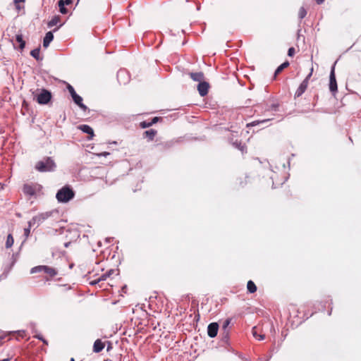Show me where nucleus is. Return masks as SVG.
<instances>
[{
    "label": "nucleus",
    "mask_w": 361,
    "mask_h": 361,
    "mask_svg": "<svg viewBox=\"0 0 361 361\" xmlns=\"http://www.w3.org/2000/svg\"><path fill=\"white\" fill-rule=\"evenodd\" d=\"M54 39V35L51 31L46 33L45 37L43 39V47L47 48L49 46V44Z\"/></svg>",
    "instance_id": "13"
},
{
    "label": "nucleus",
    "mask_w": 361,
    "mask_h": 361,
    "mask_svg": "<svg viewBox=\"0 0 361 361\" xmlns=\"http://www.w3.org/2000/svg\"><path fill=\"white\" fill-rule=\"evenodd\" d=\"M72 99L74 102L83 111H86L87 109V107L82 103V98L77 93L72 96Z\"/></svg>",
    "instance_id": "12"
},
{
    "label": "nucleus",
    "mask_w": 361,
    "mask_h": 361,
    "mask_svg": "<svg viewBox=\"0 0 361 361\" xmlns=\"http://www.w3.org/2000/svg\"><path fill=\"white\" fill-rule=\"evenodd\" d=\"M295 54V49L293 47H290L288 49V55L289 56H293Z\"/></svg>",
    "instance_id": "38"
},
{
    "label": "nucleus",
    "mask_w": 361,
    "mask_h": 361,
    "mask_svg": "<svg viewBox=\"0 0 361 361\" xmlns=\"http://www.w3.org/2000/svg\"><path fill=\"white\" fill-rule=\"evenodd\" d=\"M289 66L288 61H285L282 64H281L275 71L274 78L279 74L284 68H287Z\"/></svg>",
    "instance_id": "24"
},
{
    "label": "nucleus",
    "mask_w": 361,
    "mask_h": 361,
    "mask_svg": "<svg viewBox=\"0 0 361 361\" xmlns=\"http://www.w3.org/2000/svg\"><path fill=\"white\" fill-rule=\"evenodd\" d=\"M157 133V131L156 130L150 129L144 132L143 137L147 139L148 141H152L154 140Z\"/></svg>",
    "instance_id": "14"
},
{
    "label": "nucleus",
    "mask_w": 361,
    "mask_h": 361,
    "mask_svg": "<svg viewBox=\"0 0 361 361\" xmlns=\"http://www.w3.org/2000/svg\"><path fill=\"white\" fill-rule=\"evenodd\" d=\"M30 55L35 58L37 61L42 60V58L40 57V48H36L31 51Z\"/></svg>",
    "instance_id": "19"
},
{
    "label": "nucleus",
    "mask_w": 361,
    "mask_h": 361,
    "mask_svg": "<svg viewBox=\"0 0 361 361\" xmlns=\"http://www.w3.org/2000/svg\"><path fill=\"white\" fill-rule=\"evenodd\" d=\"M60 22V17L59 16H56L52 18L51 20H49L47 23L48 27H52L56 25Z\"/></svg>",
    "instance_id": "22"
},
{
    "label": "nucleus",
    "mask_w": 361,
    "mask_h": 361,
    "mask_svg": "<svg viewBox=\"0 0 361 361\" xmlns=\"http://www.w3.org/2000/svg\"><path fill=\"white\" fill-rule=\"evenodd\" d=\"M73 1H59V11L62 14L68 13L67 6H70Z\"/></svg>",
    "instance_id": "15"
},
{
    "label": "nucleus",
    "mask_w": 361,
    "mask_h": 361,
    "mask_svg": "<svg viewBox=\"0 0 361 361\" xmlns=\"http://www.w3.org/2000/svg\"><path fill=\"white\" fill-rule=\"evenodd\" d=\"M43 271L51 277L55 276L57 274V271L55 269L48 266H44V270H43Z\"/></svg>",
    "instance_id": "21"
},
{
    "label": "nucleus",
    "mask_w": 361,
    "mask_h": 361,
    "mask_svg": "<svg viewBox=\"0 0 361 361\" xmlns=\"http://www.w3.org/2000/svg\"><path fill=\"white\" fill-rule=\"evenodd\" d=\"M331 310L330 311H329L328 314H329V315H331Z\"/></svg>",
    "instance_id": "48"
},
{
    "label": "nucleus",
    "mask_w": 361,
    "mask_h": 361,
    "mask_svg": "<svg viewBox=\"0 0 361 361\" xmlns=\"http://www.w3.org/2000/svg\"><path fill=\"white\" fill-rule=\"evenodd\" d=\"M312 73H313V67L311 68L310 73L307 75V77L304 79V80L300 83V86L295 91V97H299L305 92V90L308 86L309 79L312 76Z\"/></svg>",
    "instance_id": "4"
},
{
    "label": "nucleus",
    "mask_w": 361,
    "mask_h": 361,
    "mask_svg": "<svg viewBox=\"0 0 361 361\" xmlns=\"http://www.w3.org/2000/svg\"><path fill=\"white\" fill-rule=\"evenodd\" d=\"M4 338L3 336H0V343H1V340Z\"/></svg>",
    "instance_id": "46"
},
{
    "label": "nucleus",
    "mask_w": 361,
    "mask_h": 361,
    "mask_svg": "<svg viewBox=\"0 0 361 361\" xmlns=\"http://www.w3.org/2000/svg\"><path fill=\"white\" fill-rule=\"evenodd\" d=\"M16 40L18 43H19V48L23 50L25 46V42L23 40V37L22 35H16Z\"/></svg>",
    "instance_id": "23"
},
{
    "label": "nucleus",
    "mask_w": 361,
    "mask_h": 361,
    "mask_svg": "<svg viewBox=\"0 0 361 361\" xmlns=\"http://www.w3.org/2000/svg\"><path fill=\"white\" fill-rule=\"evenodd\" d=\"M117 79L120 84H126L129 81V75L126 70H120L117 73Z\"/></svg>",
    "instance_id": "8"
},
{
    "label": "nucleus",
    "mask_w": 361,
    "mask_h": 361,
    "mask_svg": "<svg viewBox=\"0 0 361 361\" xmlns=\"http://www.w3.org/2000/svg\"><path fill=\"white\" fill-rule=\"evenodd\" d=\"M159 117H154L152 120L150 121L151 125L152 126L153 124L156 123L159 121Z\"/></svg>",
    "instance_id": "42"
},
{
    "label": "nucleus",
    "mask_w": 361,
    "mask_h": 361,
    "mask_svg": "<svg viewBox=\"0 0 361 361\" xmlns=\"http://www.w3.org/2000/svg\"><path fill=\"white\" fill-rule=\"evenodd\" d=\"M43 270H44V266H37L32 268L30 272L31 274H34L37 272L43 271Z\"/></svg>",
    "instance_id": "31"
},
{
    "label": "nucleus",
    "mask_w": 361,
    "mask_h": 361,
    "mask_svg": "<svg viewBox=\"0 0 361 361\" xmlns=\"http://www.w3.org/2000/svg\"><path fill=\"white\" fill-rule=\"evenodd\" d=\"M233 145L238 149L242 153H245L247 152L246 147L244 144H243L241 142L235 141L233 142Z\"/></svg>",
    "instance_id": "20"
},
{
    "label": "nucleus",
    "mask_w": 361,
    "mask_h": 361,
    "mask_svg": "<svg viewBox=\"0 0 361 361\" xmlns=\"http://www.w3.org/2000/svg\"><path fill=\"white\" fill-rule=\"evenodd\" d=\"M109 277V274H104L100 277H99V281H105Z\"/></svg>",
    "instance_id": "39"
},
{
    "label": "nucleus",
    "mask_w": 361,
    "mask_h": 361,
    "mask_svg": "<svg viewBox=\"0 0 361 361\" xmlns=\"http://www.w3.org/2000/svg\"><path fill=\"white\" fill-rule=\"evenodd\" d=\"M42 189L38 183H25L23 186V192L25 196L32 197L37 195Z\"/></svg>",
    "instance_id": "3"
},
{
    "label": "nucleus",
    "mask_w": 361,
    "mask_h": 361,
    "mask_svg": "<svg viewBox=\"0 0 361 361\" xmlns=\"http://www.w3.org/2000/svg\"><path fill=\"white\" fill-rule=\"evenodd\" d=\"M307 15V11L304 7H301L298 12V17L300 19H302Z\"/></svg>",
    "instance_id": "30"
},
{
    "label": "nucleus",
    "mask_w": 361,
    "mask_h": 361,
    "mask_svg": "<svg viewBox=\"0 0 361 361\" xmlns=\"http://www.w3.org/2000/svg\"><path fill=\"white\" fill-rule=\"evenodd\" d=\"M231 323V319H226L224 322V324H223V329L226 331H227V328L228 326V325L230 324Z\"/></svg>",
    "instance_id": "33"
},
{
    "label": "nucleus",
    "mask_w": 361,
    "mask_h": 361,
    "mask_svg": "<svg viewBox=\"0 0 361 361\" xmlns=\"http://www.w3.org/2000/svg\"><path fill=\"white\" fill-rule=\"evenodd\" d=\"M257 327L256 326H254L252 329V335L253 336L259 340V341H262L265 338V336L264 334H258L257 332Z\"/></svg>",
    "instance_id": "27"
},
{
    "label": "nucleus",
    "mask_w": 361,
    "mask_h": 361,
    "mask_svg": "<svg viewBox=\"0 0 361 361\" xmlns=\"http://www.w3.org/2000/svg\"><path fill=\"white\" fill-rule=\"evenodd\" d=\"M104 348V344L102 342L100 339H97L94 341L93 345V351L94 353L101 352Z\"/></svg>",
    "instance_id": "16"
},
{
    "label": "nucleus",
    "mask_w": 361,
    "mask_h": 361,
    "mask_svg": "<svg viewBox=\"0 0 361 361\" xmlns=\"http://www.w3.org/2000/svg\"><path fill=\"white\" fill-rule=\"evenodd\" d=\"M56 164L51 157H44L37 161L35 164V169L39 172H51L55 171Z\"/></svg>",
    "instance_id": "1"
},
{
    "label": "nucleus",
    "mask_w": 361,
    "mask_h": 361,
    "mask_svg": "<svg viewBox=\"0 0 361 361\" xmlns=\"http://www.w3.org/2000/svg\"><path fill=\"white\" fill-rule=\"evenodd\" d=\"M0 361H10V360L8 358H6V359L0 360Z\"/></svg>",
    "instance_id": "45"
},
{
    "label": "nucleus",
    "mask_w": 361,
    "mask_h": 361,
    "mask_svg": "<svg viewBox=\"0 0 361 361\" xmlns=\"http://www.w3.org/2000/svg\"><path fill=\"white\" fill-rule=\"evenodd\" d=\"M99 282H100V281H99V278H98V279H95V280H93V281H90V283H90V285H91V286H95V285H97V283H99Z\"/></svg>",
    "instance_id": "41"
},
{
    "label": "nucleus",
    "mask_w": 361,
    "mask_h": 361,
    "mask_svg": "<svg viewBox=\"0 0 361 361\" xmlns=\"http://www.w3.org/2000/svg\"><path fill=\"white\" fill-rule=\"evenodd\" d=\"M57 213L56 211H48L45 212L40 213L34 216V220H37V224L39 226L42 223H43L45 220L52 216L54 214Z\"/></svg>",
    "instance_id": "7"
},
{
    "label": "nucleus",
    "mask_w": 361,
    "mask_h": 361,
    "mask_svg": "<svg viewBox=\"0 0 361 361\" xmlns=\"http://www.w3.org/2000/svg\"><path fill=\"white\" fill-rule=\"evenodd\" d=\"M34 337L42 341L44 344H48L47 341L40 334L35 335Z\"/></svg>",
    "instance_id": "35"
},
{
    "label": "nucleus",
    "mask_w": 361,
    "mask_h": 361,
    "mask_svg": "<svg viewBox=\"0 0 361 361\" xmlns=\"http://www.w3.org/2000/svg\"><path fill=\"white\" fill-rule=\"evenodd\" d=\"M67 89H68V90L69 93L71 94V97H72L74 94H75V93H76V92H75V90H74V88H73V86H71V85H69V84H68V86H67Z\"/></svg>",
    "instance_id": "34"
},
{
    "label": "nucleus",
    "mask_w": 361,
    "mask_h": 361,
    "mask_svg": "<svg viewBox=\"0 0 361 361\" xmlns=\"http://www.w3.org/2000/svg\"><path fill=\"white\" fill-rule=\"evenodd\" d=\"M219 329V325L216 322L211 323L207 327V334L210 338H214L216 336Z\"/></svg>",
    "instance_id": "10"
},
{
    "label": "nucleus",
    "mask_w": 361,
    "mask_h": 361,
    "mask_svg": "<svg viewBox=\"0 0 361 361\" xmlns=\"http://www.w3.org/2000/svg\"><path fill=\"white\" fill-rule=\"evenodd\" d=\"M336 61L331 66L330 75H329V90L332 94H335L337 92L338 87L335 75V66Z\"/></svg>",
    "instance_id": "5"
},
{
    "label": "nucleus",
    "mask_w": 361,
    "mask_h": 361,
    "mask_svg": "<svg viewBox=\"0 0 361 361\" xmlns=\"http://www.w3.org/2000/svg\"><path fill=\"white\" fill-rule=\"evenodd\" d=\"M79 129H80L83 133L91 135L92 136L94 135L93 129L88 125H80L79 126Z\"/></svg>",
    "instance_id": "18"
},
{
    "label": "nucleus",
    "mask_w": 361,
    "mask_h": 361,
    "mask_svg": "<svg viewBox=\"0 0 361 361\" xmlns=\"http://www.w3.org/2000/svg\"><path fill=\"white\" fill-rule=\"evenodd\" d=\"M74 197L75 192L71 188V186L68 185L59 190L56 195V198L60 203H66L73 199Z\"/></svg>",
    "instance_id": "2"
},
{
    "label": "nucleus",
    "mask_w": 361,
    "mask_h": 361,
    "mask_svg": "<svg viewBox=\"0 0 361 361\" xmlns=\"http://www.w3.org/2000/svg\"><path fill=\"white\" fill-rule=\"evenodd\" d=\"M114 272V269H110L106 274H109V277Z\"/></svg>",
    "instance_id": "44"
},
{
    "label": "nucleus",
    "mask_w": 361,
    "mask_h": 361,
    "mask_svg": "<svg viewBox=\"0 0 361 361\" xmlns=\"http://www.w3.org/2000/svg\"><path fill=\"white\" fill-rule=\"evenodd\" d=\"M30 229L31 228H30L29 226L27 228H25L24 229V235L26 238H27L29 235H30Z\"/></svg>",
    "instance_id": "37"
},
{
    "label": "nucleus",
    "mask_w": 361,
    "mask_h": 361,
    "mask_svg": "<svg viewBox=\"0 0 361 361\" xmlns=\"http://www.w3.org/2000/svg\"><path fill=\"white\" fill-rule=\"evenodd\" d=\"M190 76L194 81L199 82H202L204 79V74L202 72L190 73Z\"/></svg>",
    "instance_id": "17"
},
{
    "label": "nucleus",
    "mask_w": 361,
    "mask_h": 361,
    "mask_svg": "<svg viewBox=\"0 0 361 361\" xmlns=\"http://www.w3.org/2000/svg\"><path fill=\"white\" fill-rule=\"evenodd\" d=\"M58 29L59 27L54 29V32H56Z\"/></svg>",
    "instance_id": "49"
},
{
    "label": "nucleus",
    "mask_w": 361,
    "mask_h": 361,
    "mask_svg": "<svg viewBox=\"0 0 361 361\" xmlns=\"http://www.w3.org/2000/svg\"><path fill=\"white\" fill-rule=\"evenodd\" d=\"M70 361H75L74 358H71Z\"/></svg>",
    "instance_id": "50"
},
{
    "label": "nucleus",
    "mask_w": 361,
    "mask_h": 361,
    "mask_svg": "<svg viewBox=\"0 0 361 361\" xmlns=\"http://www.w3.org/2000/svg\"><path fill=\"white\" fill-rule=\"evenodd\" d=\"M273 118H267V119H263V120H257V121H252L250 123H247L246 125V127L247 128H250L251 126H255L257 125H259L260 123H266L267 121H269L271 120H272Z\"/></svg>",
    "instance_id": "25"
},
{
    "label": "nucleus",
    "mask_w": 361,
    "mask_h": 361,
    "mask_svg": "<svg viewBox=\"0 0 361 361\" xmlns=\"http://www.w3.org/2000/svg\"><path fill=\"white\" fill-rule=\"evenodd\" d=\"M16 333H17L18 335L22 338H23L25 336V331L24 330L17 331H16Z\"/></svg>",
    "instance_id": "40"
},
{
    "label": "nucleus",
    "mask_w": 361,
    "mask_h": 361,
    "mask_svg": "<svg viewBox=\"0 0 361 361\" xmlns=\"http://www.w3.org/2000/svg\"><path fill=\"white\" fill-rule=\"evenodd\" d=\"M25 1H13L10 4V8L15 10L18 13H24Z\"/></svg>",
    "instance_id": "11"
},
{
    "label": "nucleus",
    "mask_w": 361,
    "mask_h": 361,
    "mask_svg": "<svg viewBox=\"0 0 361 361\" xmlns=\"http://www.w3.org/2000/svg\"><path fill=\"white\" fill-rule=\"evenodd\" d=\"M13 243H14V240H13L12 235L8 234L7 236V238H6V247L7 248L11 247L13 245Z\"/></svg>",
    "instance_id": "28"
},
{
    "label": "nucleus",
    "mask_w": 361,
    "mask_h": 361,
    "mask_svg": "<svg viewBox=\"0 0 361 361\" xmlns=\"http://www.w3.org/2000/svg\"><path fill=\"white\" fill-rule=\"evenodd\" d=\"M279 104H276V103H274V104H272L271 105L267 106V108H266L265 111H279Z\"/></svg>",
    "instance_id": "29"
},
{
    "label": "nucleus",
    "mask_w": 361,
    "mask_h": 361,
    "mask_svg": "<svg viewBox=\"0 0 361 361\" xmlns=\"http://www.w3.org/2000/svg\"><path fill=\"white\" fill-rule=\"evenodd\" d=\"M247 288L250 293H253L257 290V286L252 281L247 282Z\"/></svg>",
    "instance_id": "26"
},
{
    "label": "nucleus",
    "mask_w": 361,
    "mask_h": 361,
    "mask_svg": "<svg viewBox=\"0 0 361 361\" xmlns=\"http://www.w3.org/2000/svg\"><path fill=\"white\" fill-rule=\"evenodd\" d=\"M65 246H66V247L68 246V243H66V244H65Z\"/></svg>",
    "instance_id": "51"
},
{
    "label": "nucleus",
    "mask_w": 361,
    "mask_h": 361,
    "mask_svg": "<svg viewBox=\"0 0 361 361\" xmlns=\"http://www.w3.org/2000/svg\"><path fill=\"white\" fill-rule=\"evenodd\" d=\"M209 85L207 82L202 81L197 85V90L200 96L204 97L207 94Z\"/></svg>",
    "instance_id": "9"
},
{
    "label": "nucleus",
    "mask_w": 361,
    "mask_h": 361,
    "mask_svg": "<svg viewBox=\"0 0 361 361\" xmlns=\"http://www.w3.org/2000/svg\"><path fill=\"white\" fill-rule=\"evenodd\" d=\"M37 224V220H34V216L28 221V226L31 228Z\"/></svg>",
    "instance_id": "36"
},
{
    "label": "nucleus",
    "mask_w": 361,
    "mask_h": 361,
    "mask_svg": "<svg viewBox=\"0 0 361 361\" xmlns=\"http://www.w3.org/2000/svg\"><path fill=\"white\" fill-rule=\"evenodd\" d=\"M318 3V4H320L322 3H323L324 1H317Z\"/></svg>",
    "instance_id": "47"
},
{
    "label": "nucleus",
    "mask_w": 361,
    "mask_h": 361,
    "mask_svg": "<svg viewBox=\"0 0 361 361\" xmlns=\"http://www.w3.org/2000/svg\"><path fill=\"white\" fill-rule=\"evenodd\" d=\"M109 155V152H102L100 154H98V156H104V157H106Z\"/></svg>",
    "instance_id": "43"
},
{
    "label": "nucleus",
    "mask_w": 361,
    "mask_h": 361,
    "mask_svg": "<svg viewBox=\"0 0 361 361\" xmlns=\"http://www.w3.org/2000/svg\"><path fill=\"white\" fill-rule=\"evenodd\" d=\"M152 125L150 123V122H147V121H142L140 122V126L142 128H149Z\"/></svg>",
    "instance_id": "32"
},
{
    "label": "nucleus",
    "mask_w": 361,
    "mask_h": 361,
    "mask_svg": "<svg viewBox=\"0 0 361 361\" xmlns=\"http://www.w3.org/2000/svg\"><path fill=\"white\" fill-rule=\"evenodd\" d=\"M51 92L47 90H42L41 92L37 96V102L40 104H47L51 100Z\"/></svg>",
    "instance_id": "6"
}]
</instances>
